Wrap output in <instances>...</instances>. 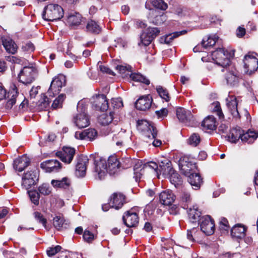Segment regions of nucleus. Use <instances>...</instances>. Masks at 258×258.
<instances>
[{"label":"nucleus","mask_w":258,"mask_h":258,"mask_svg":"<svg viewBox=\"0 0 258 258\" xmlns=\"http://www.w3.org/2000/svg\"><path fill=\"white\" fill-rule=\"evenodd\" d=\"M96 159L95 156L91 155L90 159L85 155L80 156L77 159L76 168V175L78 177H84L86 174L87 164L89 160H92L95 165V171L98 173L100 179L104 178L108 172L113 175L119 171L120 163L115 156H111L108 158L107 165L105 160L99 158Z\"/></svg>","instance_id":"f257e3e1"},{"label":"nucleus","mask_w":258,"mask_h":258,"mask_svg":"<svg viewBox=\"0 0 258 258\" xmlns=\"http://www.w3.org/2000/svg\"><path fill=\"white\" fill-rule=\"evenodd\" d=\"M139 129L141 130L145 136V138L153 140L152 144L155 147H159L161 144L160 140L156 139L157 135L156 128L153 124L146 120H141L138 122Z\"/></svg>","instance_id":"f03ea898"},{"label":"nucleus","mask_w":258,"mask_h":258,"mask_svg":"<svg viewBox=\"0 0 258 258\" xmlns=\"http://www.w3.org/2000/svg\"><path fill=\"white\" fill-rule=\"evenodd\" d=\"M234 55V50L228 52L221 48L212 52V53L213 59L215 60V63L225 69H227V67L230 63V58L233 57Z\"/></svg>","instance_id":"7ed1b4c3"},{"label":"nucleus","mask_w":258,"mask_h":258,"mask_svg":"<svg viewBox=\"0 0 258 258\" xmlns=\"http://www.w3.org/2000/svg\"><path fill=\"white\" fill-rule=\"evenodd\" d=\"M63 10L61 6L57 4H50L44 8L42 17L47 21H54L60 20L63 17Z\"/></svg>","instance_id":"20e7f679"},{"label":"nucleus","mask_w":258,"mask_h":258,"mask_svg":"<svg viewBox=\"0 0 258 258\" xmlns=\"http://www.w3.org/2000/svg\"><path fill=\"white\" fill-rule=\"evenodd\" d=\"M159 165L154 162H150L142 164V161H138L134 168V178L136 181L140 180L144 173V171L148 169H153L158 174Z\"/></svg>","instance_id":"39448f33"},{"label":"nucleus","mask_w":258,"mask_h":258,"mask_svg":"<svg viewBox=\"0 0 258 258\" xmlns=\"http://www.w3.org/2000/svg\"><path fill=\"white\" fill-rule=\"evenodd\" d=\"M178 165L181 173L184 175H188L190 172H195L197 169L196 164L187 156H183L180 158Z\"/></svg>","instance_id":"423d86ee"},{"label":"nucleus","mask_w":258,"mask_h":258,"mask_svg":"<svg viewBox=\"0 0 258 258\" xmlns=\"http://www.w3.org/2000/svg\"><path fill=\"white\" fill-rule=\"evenodd\" d=\"M36 76V70L31 67H25L18 75L19 81L24 84L32 83Z\"/></svg>","instance_id":"0eeeda50"},{"label":"nucleus","mask_w":258,"mask_h":258,"mask_svg":"<svg viewBox=\"0 0 258 258\" xmlns=\"http://www.w3.org/2000/svg\"><path fill=\"white\" fill-rule=\"evenodd\" d=\"M66 85V78L63 75L55 77L51 81L50 87L47 91L50 96H54L59 93L61 88Z\"/></svg>","instance_id":"6e6552de"},{"label":"nucleus","mask_w":258,"mask_h":258,"mask_svg":"<svg viewBox=\"0 0 258 258\" xmlns=\"http://www.w3.org/2000/svg\"><path fill=\"white\" fill-rule=\"evenodd\" d=\"M37 170L28 171L22 177V186L26 189H29L32 185L35 184L38 180Z\"/></svg>","instance_id":"1a4fd4ad"},{"label":"nucleus","mask_w":258,"mask_h":258,"mask_svg":"<svg viewBox=\"0 0 258 258\" xmlns=\"http://www.w3.org/2000/svg\"><path fill=\"white\" fill-rule=\"evenodd\" d=\"M160 32V30L158 28H148L146 31L141 35V43L145 46L149 45Z\"/></svg>","instance_id":"9d476101"},{"label":"nucleus","mask_w":258,"mask_h":258,"mask_svg":"<svg viewBox=\"0 0 258 258\" xmlns=\"http://www.w3.org/2000/svg\"><path fill=\"white\" fill-rule=\"evenodd\" d=\"M200 227L201 230L206 235L212 234L215 230L214 222L209 216H206L200 218Z\"/></svg>","instance_id":"9b49d317"},{"label":"nucleus","mask_w":258,"mask_h":258,"mask_svg":"<svg viewBox=\"0 0 258 258\" xmlns=\"http://www.w3.org/2000/svg\"><path fill=\"white\" fill-rule=\"evenodd\" d=\"M76 150L74 148L68 147H64L61 151L56 153V156L63 162L70 164L75 154Z\"/></svg>","instance_id":"f8f14e48"},{"label":"nucleus","mask_w":258,"mask_h":258,"mask_svg":"<svg viewBox=\"0 0 258 258\" xmlns=\"http://www.w3.org/2000/svg\"><path fill=\"white\" fill-rule=\"evenodd\" d=\"M244 67L247 69V73L249 75L256 71L258 68V59L250 54H247L243 59Z\"/></svg>","instance_id":"ddd939ff"},{"label":"nucleus","mask_w":258,"mask_h":258,"mask_svg":"<svg viewBox=\"0 0 258 258\" xmlns=\"http://www.w3.org/2000/svg\"><path fill=\"white\" fill-rule=\"evenodd\" d=\"M148 19L150 22L155 25H161L167 20L166 15L157 10H152L150 12Z\"/></svg>","instance_id":"4468645a"},{"label":"nucleus","mask_w":258,"mask_h":258,"mask_svg":"<svg viewBox=\"0 0 258 258\" xmlns=\"http://www.w3.org/2000/svg\"><path fill=\"white\" fill-rule=\"evenodd\" d=\"M97 136V132L94 128H88L83 132H76L75 137L77 139L93 141Z\"/></svg>","instance_id":"2eb2a0df"},{"label":"nucleus","mask_w":258,"mask_h":258,"mask_svg":"<svg viewBox=\"0 0 258 258\" xmlns=\"http://www.w3.org/2000/svg\"><path fill=\"white\" fill-rule=\"evenodd\" d=\"M123 223L128 227H134L139 223V217L137 214L132 211L125 212L122 217Z\"/></svg>","instance_id":"dca6fc26"},{"label":"nucleus","mask_w":258,"mask_h":258,"mask_svg":"<svg viewBox=\"0 0 258 258\" xmlns=\"http://www.w3.org/2000/svg\"><path fill=\"white\" fill-rule=\"evenodd\" d=\"M74 121L78 128H84L90 124V118L84 110L82 112L78 113L74 118Z\"/></svg>","instance_id":"f3484780"},{"label":"nucleus","mask_w":258,"mask_h":258,"mask_svg":"<svg viewBox=\"0 0 258 258\" xmlns=\"http://www.w3.org/2000/svg\"><path fill=\"white\" fill-rule=\"evenodd\" d=\"M158 164V172L164 176L169 175L173 170L171 161L167 158H163L162 160H159Z\"/></svg>","instance_id":"a211bd4d"},{"label":"nucleus","mask_w":258,"mask_h":258,"mask_svg":"<svg viewBox=\"0 0 258 258\" xmlns=\"http://www.w3.org/2000/svg\"><path fill=\"white\" fill-rule=\"evenodd\" d=\"M19 93L18 89L16 86L14 85L11 87V89L8 93V100L5 105V107L7 109L10 110L13 107V105H15Z\"/></svg>","instance_id":"6ab92c4d"},{"label":"nucleus","mask_w":258,"mask_h":258,"mask_svg":"<svg viewBox=\"0 0 258 258\" xmlns=\"http://www.w3.org/2000/svg\"><path fill=\"white\" fill-rule=\"evenodd\" d=\"M30 163V159L26 155L16 159L14 161L13 167L19 172L24 170Z\"/></svg>","instance_id":"aec40b11"},{"label":"nucleus","mask_w":258,"mask_h":258,"mask_svg":"<svg viewBox=\"0 0 258 258\" xmlns=\"http://www.w3.org/2000/svg\"><path fill=\"white\" fill-rule=\"evenodd\" d=\"M227 106L231 115L235 119H239L240 116L237 109V102L235 96H229L226 99Z\"/></svg>","instance_id":"412c9836"},{"label":"nucleus","mask_w":258,"mask_h":258,"mask_svg":"<svg viewBox=\"0 0 258 258\" xmlns=\"http://www.w3.org/2000/svg\"><path fill=\"white\" fill-rule=\"evenodd\" d=\"M125 203V196L121 193H114L110 197L109 206L115 209L121 208Z\"/></svg>","instance_id":"4be33fe9"},{"label":"nucleus","mask_w":258,"mask_h":258,"mask_svg":"<svg viewBox=\"0 0 258 258\" xmlns=\"http://www.w3.org/2000/svg\"><path fill=\"white\" fill-rule=\"evenodd\" d=\"M41 167L44 169L46 172H57L61 169V164L56 160H50L43 162Z\"/></svg>","instance_id":"5701e85b"},{"label":"nucleus","mask_w":258,"mask_h":258,"mask_svg":"<svg viewBox=\"0 0 258 258\" xmlns=\"http://www.w3.org/2000/svg\"><path fill=\"white\" fill-rule=\"evenodd\" d=\"M152 102V99L150 95L142 96L136 101L135 106L137 109L145 111L150 108Z\"/></svg>","instance_id":"b1692460"},{"label":"nucleus","mask_w":258,"mask_h":258,"mask_svg":"<svg viewBox=\"0 0 258 258\" xmlns=\"http://www.w3.org/2000/svg\"><path fill=\"white\" fill-rule=\"evenodd\" d=\"M3 45L6 51L12 54H15L18 49V46L15 42L8 36H3L1 38Z\"/></svg>","instance_id":"393cba45"},{"label":"nucleus","mask_w":258,"mask_h":258,"mask_svg":"<svg viewBox=\"0 0 258 258\" xmlns=\"http://www.w3.org/2000/svg\"><path fill=\"white\" fill-rule=\"evenodd\" d=\"M240 79L239 73L236 70H229L225 76L227 84L231 86L238 85Z\"/></svg>","instance_id":"a878e982"},{"label":"nucleus","mask_w":258,"mask_h":258,"mask_svg":"<svg viewBox=\"0 0 258 258\" xmlns=\"http://www.w3.org/2000/svg\"><path fill=\"white\" fill-rule=\"evenodd\" d=\"M159 198L161 204L169 206L174 202L175 197L171 191L167 190L162 192L160 194Z\"/></svg>","instance_id":"bb28decb"},{"label":"nucleus","mask_w":258,"mask_h":258,"mask_svg":"<svg viewBox=\"0 0 258 258\" xmlns=\"http://www.w3.org/2000/svg\"><path fill=\"white\" fill-rule=\"evenodd\" d=\"M246 227L240 224L234 225L231 230V235L233 237L242 239L245 236Z\"/></svg>","instance_id":"cd10ccee"},{"label":"nucleus","mask_w":258,"mask_h":258,"mask_svg":"<svg viewBox=\"0 0 258 258\" xmlns=\"http://www.w3.org/2000/svg\"><path fill=\"white\" fill-rule=\"evenodd\" d=\"M95 107L101 111L107 110L108 108V103L106 97L104 94H100L97 96L94 101Z\"/></svg>","instance_id":"c85d7f7f"},{"label":"nucleus","mask_w":258,"mask_h":258,"mask_svg":"<svg viewBox=\"0 0 258 258\" xmlns=\"http://www.w3.org/2000/svg\"><path fill=\"white\" fill-rule=\"evenodd\" d=\"M176 115L180 121L184 122L190 121L192 118V115L189 110L181 107L176 109Z\"/></svg>","instance_id":"c756f323"},{"label":"nucleus","mask_w":258,"mask_h":258,"mask_svg":"<svg viewBox=\"0 0 258 258\" xmlns=\"http://www.w3.org/2000/svg\"><path fill=\"white\" fill-rule=\"evenodd\" d=\"M186 32L187 31L184 30L166 35L160 38V42L163 44H169L174 38L180 35H184L186 34Z\"/></svg>","instance_id":"7c9ffc66"},{"label":"nucleus","mask_w":258,"mask_h":258,"mask_svg":"<svg viewBox=\"0 0 258 258\" xmlns=\"http://www.w3.org/2000/svg\"><path fill=\"white\" fill-rule=\"evenodd\" d=\"M188 177V181L190 185L195 187V189H198L201 186L202 182V179L199 173L195 172H190L188 175H186Z\"/></svg>","instance_id":"2f4dec72"},{"label":"nucleus","mask_w":258,"mask_h":258,"mask_svg":"<svg viewBox=\"0 0 258 258\" xmlns=\"http://www.w3.org/2000/svg\"><path fill=\"white\" fill-rule=\"evenodd\" d=\"M258 137V132L248 130L245 133L244 132L241 133L240 139L242 142L251 144L253 143Z\"/></svg>","instance_id":"473e14b6"},{"label":"nucleus","mask_w":258,"mask_h":258,"mask_svg":"<svg viewBox=\"0 0 258 258\" xmlns=\"http://www.w3.org/2000/svg\"><path fill=\"white\" fill-rule=\"evenodd\" d=\"M53 224L54 227L58 230L67 229L69 226L68 221L60 216H56L53 218Z\"/></svg>","instance_id":"72a5a7b5"},{"label":"nucleus","mask_w":258,"mask_h":258,"mask_svg":"<svg viewBox=\"0 0 258 258\" xmlns=\"http://www.w3.org/2000/svg\"><path fill=\"white\" fill-rule=\"evenodd\" d=\"M243 131L239 127L232 128L228 136V140L231 143H236L241 137V133Z\"/></svg>","instance_id":"f704fd0d"},{"label":"nucleus","mask_w":258,"mask_h":258,"mask_svg":"<svg viewBox=\"0 0 258 258\" xmlns=\"http://www.w3.org/2000/svg\"><path fill=\"white\" fill-rule=\"evenodd\" d=\"M189 219L192 223H196L200 221V217L201 213L199 211L196 206H193L192 208H190L188 212Z\"/></svg>","instance_id":"c9c22d12"},{"label":"nucleus","mask_w":258,"mask_h":258,"mask_svg":"<svg viewBox=\"0 0 258 258\" xmlns=\"http://www.w3.org/2000/svg\"><path fill=\"white\" fill-rule=\"evenodd\" d=\"M202 125L206 130H215L216 127L215 118L213 116H208L203 121Z\"/></svg>","instance_id":"e433bc0d"},{"label":"nucleus","mask_w":258,"mask_h":258,"mask_svg":"<svg viewBox=\"0 0 258 258\" xmlns=\"http://www.w3.org/2000/svg\"><path fill=\"white\" fill-rule=\"evenodd\" d=\"M51 184L56 188L66 189L70 185V180L67 177H64L61 180H52Z\"/></svg>","instance_id":"4c0bfd02"},{"label":"nucleus","mask_w":258,"mask_h":258,"mask_svg":"<svg viewBox=\"0 0 258 258\" xmlns=\"http://www.w3.org/2000/svg\"><path fill=\"white\" fill-rule=\"evenodd\" d=\"M180 202L184 209L188 208V204L191 202V198L190 194L186 191H182L180 196Z\"/></svg>","instance_id":"58836bf2"},{"label":"nucleus","mask_w":258,"mask_h":258,"mask_svg":"<svg viewBox=\"0 0 258 258\" xmlns=\"http://www.w3.org/2000/svg\"><path fill=\"white\" fill-rule=\"evenodd\" d=\"M113 118V113L109 112V114L103 113L98 118V121L103 125H107L111 123Z\"/></svg>","instance_id":"ea45409f"},{"label":"nucleus","mask_w":258,"mask_h":258,"mask_svg":"<svg viewBox=\"0 0 258 258\" xmlns=\"http://www.w3.org/2000/svg\"><path fill=\"white\" fill-rule=\"evenodd\" d=\"M205 39L206 38L203 39L202 44L204 48L208 49L215 44L218 39V37L216 35H213L212 36H210L206 38V40Z\"/></svg>","instance_id":"a19ab883"},{"label":"nucleus","mask_w":258,"mask_h":258,"mask_svg":"<svg viewBox=\"0 0 258 258\" xmlns=\"http://www.w3.org/2000/svg\"><path fill=\"white\" fill-rule=\"evenodd\" d=\"M170 178V180L172 184H174L175 187H177L182 184V180L180 175L175 172L173 169L172 173L169 174L167 176Z\"/></svg>","instance_id":"79ce46f5"},{"label":"nucleus","mask_w":258,"mask_h":258,"mask_svg":"<svg viewBox=\"0 0 258 258\" xmlns=\"http://www.w3.org/2000/svg\"><path fill=\"white\" fill-rule=\"evenodd\" d=\"M82 17L81 14L78 13L71 14L68 17V22L72 26L79 25L82 21Z\"/></svg>","instance_id":"37998d69"},{"label":"nucleus","mask_w":258,"mask_h":258,"mask_svg":"<svg viewBox=\"0 0 258 258\" xmlns=\"http://www.w3.org/2000/svg\"><path fill=\"white\" fill-rule=\"evenodd\" d=\"M86 29L88 31L95 34H98L101 31L99 26L95 21L93 20H90L88 22Z\"/></svg>","instance_id":"c03bdc74"},{"label":"nucleus","mask_w":258,"mask_h":258,"mask_svg":"<svg viewBox=\"0 0 258 258\" xmlns=\"http://www.w3.org/2000/svg\"><path fill=\"white\" fill-rule=\"evenodd\" d=\"M130 77L131 79L137 82H141L144 83L146 85H149L150 84V81L149 79L146 78L145 76H143L141 74L139 73H134L131 74L130 75Z\"/></svg>","instance_id":"a18cd8bd"},{"label":"nucleus","mask_w":258,"mask_h":258,"mask_svg":"<svg viewBox=\"0 0 258 258\" xmlns=\"http://www.w3.org/2000/svg\"><path fill=\"white\" fill-rule=\"evenodd\" d=\"M65 98L66 95L64 94H61L53 101V102L51 105V107L53 109L61 108L62 106L63 102Z\"/></svg>","instance_id":"49530a36"},{"label":"nucleus","mask_w":258,"mask_h":258,"mask_svg":"<svg viewBox=\"0 0 258 258\" xmlns=\"http://www.w3.org/2000/svg\"><path fill=\"white\" fill-rule=\"evenodd\" d=\"M156 90L160 96L163 99L165 100L166 102L170 100L169 93L166 88H164L161 86H158L156 87Z\"/></svg>","instance_id":"de8ad7c7"},{"label":"nucleus","mask_w":258,"mask_h":258,"mask_svg":"<svg viewBox=\"0 0 258 258\" xmlns=\"http://www.w3.org/2000/svg\"><path fill=\"white\" fill-rule=\"evenodd\" d=\"M29 196L31 202L35 205L37 206L39 203L40 195L39 193L36 190L28 191Z\"/></svg>","instance_id":"09e8293b"},{"label":"nucleus","mask_w":258,"mask_h":258,"mask_svg":"<svg viewBox=\"0 0 258 258\" xmlns=\"http://www.w3.org/2000/svg\"><path fill=\"white\" fill-rule=\"evenodd\" d=\"M201 141L200 135L197 133L192 134L188 140V144L193 146L196 147L199 145Z\"/></svg>","instance_id":"8fccbe9b"},{"label":"nucleus","mask_w":258,"mask_h":258,"mask_svg":"<svg viewBox=\"0 0 258 258\" xmlns=\"http://www.w3.org/2000/svg\"><path fill=\"white\" fill-rule=\"evenodd\" d=\"M49 103L50 101L49 98L47 96L44 95L38 101V106L39 109L44 110L49 106Z\"/></svg>","instance_id":"3c124183"},{"label":"nucleus","mask_w":258,"mask_h":258,"mask_svg":"<svg viewBox=\"0 0 258 258\" xmlns=\"http://www.w3.org/2000/svg\"><path fill=\"white\" fill-rule=\"evenodd\" d=\"M35 219L40 223L42 224L43 227L47 229V220L44 217L43 215L39 212H35L33 213Z\"/></svg>","instance_id":"603ef678"},{"label":"nucleus","mask_w":258,"mask_h":258,"mask_svg":"<svg viewBox=\"0 0 258 258\" xmlns=\"http://www.w3.org/2000/svg\"><path fill=\"white\" fill-rule=\"evenodd\" d=\"M151 3L154 7L162 10H165L168 7L167 4L163 0H154Z\"/></svg>","instance_id":"864d4df0"},{"label":"nucleus","mask_w":258,"mask_h":258,"mask_svg":"<svg viewBox=\"0 0 258 258\" xmlns=\"http://www.w3.org/2000/svg\"><path fill=\"white\" fill-rule=\"evenodd\" d=\"M39 193L43 195H48L51 192V189L48 184L44 183L38 187Z\"/></svg>","instance_id":"5fc2aeb1"},{"label":"nucleus","mask_w":258,"mask_h":258,"mask_svg":"<svg viewBox=\"0 0 258 258\" xmlns=\"http://www.w3.org/2000/svg\"><path fill=\"white\" fill-rule=\"evenodd\" d=\"M61 249V247L60 245H56L54 247H49L47 250V254L48 256H52L56 253L60 251Z\"/></svg>","instance_id":"6e6d98bb"},{"label":"nucleus","mask_w":258,"mask_h":258,"mask_svg":"<svg viewBox=\"0 0 258 258\" xmlns=\"http://www.w3.org/2000/svg\"><path fill=\"white\" fill-rule=\"evenodd\" d=\"M22 49L24 52H31L35 50V47L32 43L29 42L22 46Z\"/></svg>","instance_id":"4d7b16f0"},{"label":"nucleus","mask_w":258,"mask_h":258,"mask_svg":"<svg viewBox=\"0 0 258 258\" xmlns=\"http://www.w3.org/2000/svg\"><path fill=\"white\" fill-rule=\"evenodd\" d=\"M83 238L87 242H91L94 239V234L88 230H85L83 234Z\"/></svg>","instance_id":"13d9d810"},{"label":"nucleus","mask_w":258,"mask_h":258,"mask_svg":"<svg viewBox=\"0 0 258 258\" xmlns=\"http://www.w3.org/2000/svg\"><path fill=\"white\" fill-rule=\"evenodd\" d=\"M214 106L213 111L217 113V115L220 117H223L224 115L222 111L220 103L219 102H215L213 104Z\"/></svg>","instance_id":"bf43d9fd"},{"label":"nucleus","mask_w":258,"mask_h":258,"mask_svg":"<svg viewBox=\"0 0 258 258\" xmlns=\"http://www.w3.org/2000/svg\"><path fill=\"white\" fill-rule=\"evenodd\" d=\"M111 104L114 108H120L123 106V103L120 98L112 99Z\"/></svg>","instance_id":"052dcab7"},{"label":"nucleus","mask_w":258,"mask_h":258,"mask_svg":"<svg viewBox=\"0 0 258 258\" xmlns=\"http://www.w3.org/2000/svg\"><path fill=\"white\" fill-rule=\"evenodd\" d=\"M155 113L159 117H163L167 115L168 110L166 108H163L160 110L156 111Z\"/></svg>","instance_id":"680f3d73"},{"label":"nucleus","mask_w":258,"mask_h":258,"mask_svg":"<svg viewBox=\"0 0 258 258\" xmlns=\"http://www.w3.org/2000/svg\"><path fill=\"white\" fill-rule=\"evenodd\" d=\"M222 228L225 230H227L229 228L228 222L225 218H222L220 222Z\"/></svg>","instance_id":"e2e57ef3"},{"label":"nucleus","mask_w":258,"mask_h":258,"mask_svg":"<svg viewBox=\"0 0 258 258\" xmlns=\"http://www.w3.org/2000/svg\"><path fill=\"white\" fill-rule=\"evenodd\" d=\"M99 69H100V71H101L103 73H105L106 74H109V75H113V76L114 75V74L112 72V71L111 70L108 68L105 67V66H100Z\"/></svg>","instance_id":"0e129e2a"},{"label":"nucleus","mask_w":258,"mask_h":258,"mask_svg":"<svg viewBox=\"0 0 258 258\" xmlns=\"http://www.w3.org/2000/svg\"><path fill=\"white\" fill-rule=\"evenodd\" d=\"M245 34V30L244 28L239 27L237 29L236 35L238 37H243Z\"/></svg>","instance_id":"69168bd1"},{"label":"nucleus","mask_w":258,"mask_h":258,"mask_svg":"<svg viewBox=\"0 0 258 258\" xmlns=\"http://www.w3.org/2000/svg\"><path fill=\"white\" fill-rule=\"evenodd\" d=\"M116 68L121 74H123L126 72V71H128L129 69V68H127L123 66H117Z\"/></svg>","instance_id":"338daca9"},{"label":"nucleus","mask_w":258,"mask_h":258,"mask_svg":"<svg viewBox=\"0 0 258 258\" xmlns=\"http://www.w3.org/2000/svg\"><path fill=\"white\" fill-rule=\"evenodd\" d=\"M38 93V88L32 87L30 91V96L31 98H35Z\"/></svg>","instance_id":"774afa93"}]
</instances>
